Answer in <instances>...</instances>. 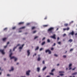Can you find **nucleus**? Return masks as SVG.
Returning <instances> with one entry per match:
<instances>
[{
    "label": "nucleus",
    "instance_id": "13",
    "mask_svg": "<svg viewBox=\"0 0 77 77\" xmlns=\"http://www.w3.org/2000/svg\"><path fill=\"white\" fill-rule=\"evenodd\" d=\"M9 44V42H8L7 43V45L6 46H5L4 47L5 48H6V47H7L8 46V45Z\"/></svg>",
    "mask_w": 77,
    "mask_h": 77
},
{
    "label": "nucleus",
    "instance_id": "64",
    "mask_svg": "<svg viewBox=\"0 0 77 77\" xmlns=\"http://www.w3.org/2000/svg\"><path fill=\"white\" fill-rule=\"evenodd\" d=\"M38 77H41V76H39Z\"/></svg>",
    "mask_w": 77,
    "mask_h": 77
},
{
    "label": "nucleus",
    "instance_id": "16",
    "mask_svg": "<svg viewBox=\"0 0 77 77\" xmlns=\"http://www.w3.org/2000/svg\"><path fill=\"white\" fill-rule=\"evenodd\" d=\"M41 59V58H40V57H39L38 59H37V60H38V61H39V60H40Z\"/></svg>",
    "mask_w": 77,
    "mask_h": 77
},
{
    "label": "nucleus",
    "instance_id": "2",
    "mask_svg": "<svg viewBox=\"0 0 77 77\" xmlns=\"http://www.w3.org/2000/svg\"><path fill=\"white\" fill-rule=\"evenodd\" d=\"M54 29V28L53 27H51L50 29H48V32L50 33H51L52 32V30Z\"/></svg>",
    "mask_w": 77,
    "mask_h": 77
},
{
    "label": "nucleus",
    "instance_id": "28",
    "mask_svg": "<svg viewBox=\"0 0 77 77\" xmlns=\"http://www.w3.org/2000/svg\"><path fill=\"white\" fill-rule=\"evenodd\" d=\"M64 26H68V24L67 23H65V24H64Z\"/></svg>",
    "mask_w": 77,
    "mask_h": 77
},
{
    "label": "nucleus",
    "instance_id": "1",
    "mask_svg": "<svg viewBox=\"0 0 77 77\" xmlns=\"http://www.w3.org/2000/svg\"><path fill=\"white\" fill-rule=\"evenodd\" d=\"M11 51H12V50L10 49L9 51L10 53V54H9V57L11 59H14V61H16L18 60V58L14 56L12 57V55L13 54L11 52Z\"/></svg>",
    "mask_w": 77,
    "mask_h": 77
},
{
    "label": "nucleus",
    "instance_id": "43",
    "mask_svg": "<svg viewBox=\"0 0 77 77\" xmlns=\"http://www.w3.org/2000/svg\"><path fill=\"white\" fill-rule=\"evenodd\" d=\"M66 30V29L64 28L63 29V30H64V31H65V30Z\"/></svg>",
    "mask_w": 77,
    "mask_h": 77
},
{
    "label": "nucleus",
    "instance_id": "55",
    "mask_svg": "<svg viewBox=\"0 0 77 77\" xmlns=\"http://www.w3.org/2000/svg\"><path fill=\"white\" fill-rule=\"evenodd\" d=\"M46 77H50V76L49 75H48V76H47Z\"/></svg>",
    "mask_w": 77,
    "mask_h": 77
},
{
    "label": "nucleus",
    "instance_id": "25",
    "mask_svg": "<svg viewBox=\"0 0 77 77\" xmlns=\"http://www.w3.org/2000/svg\"><path fill=\"white\" fill-rule=\"evenodd\" d=\"M47 42H50V40L49 39H48L47 40Z\"/></svg>",
    "mask_w": 77,
    "mask_h": 77
},
{
    "label": "nucleus",
    "instance_id": "60",
    "mask_svg": "<svg viewBox=\"0 0 77 77\" xmlns=\"http://www.w3.org/2000/svg\"><path fill=\"white\" fill-rule=\"evenodd\" d=\"M73 22H74L73 21H72L71 22V23H73Z\"/></svg>",
    "mask_w": 77,
    "mask_h": 77
},
{
    "label": "nucleus",
    "instance_id": "54",
    "mask_svg": "<svg viewBox=\"0 0 77 77\" xmlns=\"http://www.w3.org/2000/svg\"><path fill=\"white\" fill-rule=\"evenodd\" d=\"M57 66H59V64H58L57 65Z\"/></svg>",
    "mask_w": 77,
    "mask_h": 77
},
{
    "label": "nucleus",
    "instance_id": "4",
    "mask_svg": "<svg viewBox=\"0 0 77 77\" xmlns=\"http://www.w3.org/2000/svg\"><path fill=\"white\" fill-rule=\"evenodd\" d=\"M56 35L55 34H54L53 36H51V38H53L54 39H56Z\"/></svg>",
    "mask_w": 77,
    "mask_h": 77
},
{
    "label": "nucleus",
    "instance_id": "63",
    "mask_svg": "<svg viewBox=\"0 0 77 77\" xmlns=\"http://www.w3.org/2000/svg\"><path fill=\"white\" fill-rule=\"evenodd\" d=\"M4 60H6V58H4Z\"/></svg>",
    "mask_w": 77,
    "mask_h": 77
},
{
    "label": "nucleus",
    "instance_id": "51",
    "mask_svg": "<svg viewBox=\"0 0 77 77\" xmlns=\"http://www.w3.org/2000/svg\"><path fill=\"white\" fill-rule=\"evenodd\" d=\"M11 75H10L9 74H8L7 75V76H10Z\"/></svg>",
    "mask_w": 77,
    "mask_h": 77
},
{
    "label": "nucleus",
    "instance_id": "26",
    "mask_svg": "<svg viewBox=\"0 0 77 77\" xmlns=\"http://www.w3.org/2000/svg\"><path fill=\"white\" fill-rule=\"evenodd\" d=\"M44 48H41L40 49V51H42V50H43Z\"/></svg>",
    "mask_w": 77,
    "mask_h": 77
},
{
    "label": "nucleus",
    "instance_id": "41",
    "mask_svg": "<svg viewBox=\"0 0 77 77\" xmlns=\"http://www.w3.org/2000/svg\"><path fill=\"white\" fill-rule=\"evenodd\" d=\"M42 63L43 64H44L45 63V61H43Z\"/></svg>",
    "mask_w": 77,
    "mask_h": 77
},
{
    "label": "nucleus",
    "instance_id": "45",
    "mask_svg": "<svg viewBox=\"0 0 77 77\" xmlns=\"http://www.w3.org/2000/svg\"><path fill=\"white\" fill-rule=\"evenodd\" d=\"M72 50H73V49H70V51H72Z\"/></svg>",
    "mask_w": 77,
    "mask_h": 77
},
{
    "label": "nucleus",
    "instance_id": "56",
    "mask_svg": "<svg viewBox=\"0 0 77 77\" xmlns=\"http://www.w3.org/2000/svg\"><path fill=\"white\" fill-rule=\"evenodd\" d=\"M18 64H19V63H17V65H18Z\"/></svg>",
    "mask_w": 77,
    "mask_h": 77
},
{
    "label": "nucleus",
    "instance_id": "17",
    "mask_svg": "<svg viewBox=\"0 0 77 77\" xmlns=\"http://www.w3.org/2000/svg\"><path fill=\"white\" fill-rule=\"evenodd\" d=\"M47 68V67H45L43 68V71H44L45 69Z\"/></svg>",
    "mask_w": 77,
    "mask_h": 77
},
{
    "label": "nucleus",
    "instance_id": "40",
    "mask_svg": "<svg viewBox=\"0 0 77 77\" xmlns=\"http://www.w3.org/2000/svg\"><path fill=\"white\" fill-rule=\"evenodd\" d=\"M54 49V48H52L51 49V50H53Z\"/></svg>",
    "mask_w": 77,
    "mask_h": 77
},
{
    "label": "nucleus",
    "instance_id": "15",
    "mask_svg": "<svg viewBox=\"0 0 77 77\" xmlns=\"http://www.w3.org/2000/svg\"><path fill=\"white\" fill-rule=\"evenodd\" d=\"M37 71H38V72H39V71L40 70V68L38 67L37 68Z\"/></svg>",
    "mask_w": 77,
    "mask_h": 77
},
{
    "label": "nucleus",
    "instance_id": "23",
    "mask_svg": "<svg viewBox=\"0 0 77 77\" xmlns=\"http://www.w3.org/2000/svg\"><path fill=\"white\" fill-rule=\"evenodd\" d=\"M49 54H51V51H50V50H49Z\"/></svg>",
    "mask_w": 77,
    "mask_h": 77
},
{
    "label": "nucleus",
    "instance_id": "39",
    "mask_svg": "<svg viewBox=\"0 0 77 77\" xmlns=\"http://www.w3.org/2000/svg\"><path fill=\"white\" fill-rule=\"evenodd\" d=\"M63 57H64L65 58V57H66V55H64L63 56Z\"/></svg>",
    "mask_w": 77,
    "mask_h": 77
},
{
    "label": "nucleus",
    "instance_id": "14",
    "mask_svg": "<svg viewBox=\"0 0 77 77\" xmlns=\"http://www.w3.org/2000/svg\"><path fill=\"white\" fill-rule=\"evenodd\" d=\"M45 42H43L42 44V45H44L45 44Z\"/></svg>",
    "mask_w": 77,
    "mask_h": 77
},
{
    "label": "nucleus",
    "instance_id": "36",
    "mask_svg": "<svg viewBox=\"0 0 77 77\" xmlns=\"http://www.w3.org/2000/svg\"><path fill=\"white\" fill-rule=\"evenodd\" d=\"M58 44H61V42H58Z\"/></svg>",
    "mask_w": 77,
    "mask_h": 77
},
{
    "label": "nucleus",
    "instance_id": "9",
    "mask_svg": "<svg viewBox=\"0 0 77 77\" xmlns=\"http://www.w3.org/2000/svg\"><path fill=\"white\" fill-rule=\"evenodd\" d=\"M19 45H20V44H18L17 46H16L14 48H13V51H14L15 49Z\"/></svg>",
    "mask_w": 77,
    "mask_h": 77
},
{
    "label": "nucleus",
    "instance_id": "30",
    "mask_svg": "<svg viewBox=\"0 0 77 77\" xmlns=\"http://www.w3.org/2000/svg\"><path fill=\"white\" fill-rule=\"evenodd\" d=\"M60 75L61 76H62V75H63V74H60Z\"/></svg>",
    "mask_w": 77,
    "mask_h": 77
},
{
    "label": "nucleus",
    "instance_id": "10",
    "mask_svg": "<svg viewBox=\"0 0 77 77\" xmlns=\"http://www.w3.org/2000/svg\"><path fill=\"white\" fill-rule=\"evenodd\" d=\"M24 44H23L22 45V47H20L19 48V49H20V50H21V49H22V48H23V46H24Z\"/></svg>",
    "mask_w": 77,
    "mask_h": 77
},
{
    "label": "nucleus",
    "instance_id": "49",
    "mask_svg": "<svg viewBox=\"0 0 77 77\" xmlns=\"http://www.w3.org/2000/svg\"><path fill=\"white\" fill-rule=\"evenodd\" d=\"M75 69V67L74 68H73L72 69V70H74V69Z\"/></svg>",
    "mask_w": 77,
    "mask_h": 77
},
{
    "label": "nucleus",
    "instance_id": "34",
    "mask_svg": "<svg viewBox=\"0 0 77 77\" xmlns=\"http://www.w3.org/2000/svg\"><path fill=\"white\" fill-rule=\"evenodd\" d=\"M63 73V72H62V71H60L59 72V73Z\"/></svg>",
    "mask_w": 77,
    "mask_h": 77
},
{
    "label": "nucleus",
    "instance_id": "18",
    "mask_svg": "<svg viewBox=\"0 0 77 77\" xmlns=\"http://www.w3.org/2000/svg\"><path fill=\"white\" fill-rule=\"evenodd\" d=\"M38 49H39V47L37 46V47L35 49V51H36V50H38Z\"/></svg>",
    "mask_w": 77,
    "mask_h": 77
},
{
    "label": "nucleus",
    "instance_id": "59",
    "mask_svg": "<svg viewBox=\"0 0 77 77\" xmlns=\"http://www.w3.org/2000/svg\"><path fill=\"white\" fill-rule=\"evenodd\" d=\"M1 74H2V72H0V75H1Z\"/></svg>",
    "mask_w": 77,
    "mask_h": 77
},
{
    "label": "nucleus",
    "instance_id": "27",
    "mask_svg": "<svg viewBox=\"0 0 77 77\" xmlns=\"http://www.w3.org/2000/svg\"><path fill=\"white\" fill-rule=\"evenodd\" d=\"M55 70V69H53L51 70V72H53V71H54Z\"/></svg>",
    "mask_w": 77,
    "mask_h": 77
},
{
    "label": "nucleus",
    "instance_id": "3",
    "mask_svg": "<svg viewBox=\"0 0 77 77\" xmlns=\"http://www.w3.org/2000/svg\"><path fill=\"white\" fill-rule=\"evenodd\" d=\"M0 52L2 53V54H5V52H4V50H0Z\"/></svg>",
    "mask_w": 77,
    "mask_h": 77
},
{
    "label": "nucleus",
    "instance_id": "31",
    "mask_svg": "<svg viewBox=\"0 0 77 77\" xmlns=\"http://www.w3.org/2000/svg\"><path fill=\"white\" fill-rule=\"evenodd\" d=\"M44 27H47L48 26V25H43Z\"/></svg>",
    "mask_w": 77,
    "mask_h": 77
},
{
    "label": "nucleus",
    "instance_id": "33",
    "mask_svg": "<svg viewBox=\"0 0 77 77\" xmlns=\"http://www.w3.org/2000/svg\"><path fill=\"white\" fill-rule=\"evenodd\" d=\"M54 56H56V57H57V56H58L56 54H54Z\"/></svg>",
    "mask_w": 77,
    "mask_h": 77
},
{
    "label": "nucleus",
    "instance_id": "20",
    "mask_svg": "<svg viewBox=\"0 0 77 77\" xmlns=\"http://www.w3.org/2000/svg\"><path fill=\"white\" fill-rule=\"evenodd\" d=\"M69 42H71L72 41V40L70 39L69 41Z\"/></svg>",
    "mask_w": 77,
    "mask_h": 77
},
{
    "label": "nucleus",
    "instance_id": "29",
    "mask_svg": "<svg viewBox=\"0 0 77 77\" xmlns=\"http://www.w3.org/2000/svg\"><path fill=\"white\" fill-rule=\"evenodd\" d=\"M50 74H51V75H54V74H53V73L52 72L50 73Z\"/></svg>",
    "mask_w": 77,
    "mask_h": 77
},
{
    "label": "nucleus",
    "instance_id": "47",
    "mask_svg": "<svg viewBox=\"0 0 77 77\" xmlns=\"http://www.w3.org/2000/svg\"><path fill=\"white\" fill-rule=\"evenodd\" d=\"M45 39V37H44V38L42 39V40L43 41V40H44V39Z\"/></svg>",
    "mask_w": 77,
    "mask_h": 77
},
{
    "label": "nucleus",
    "instance_id": "6",
    "mask_svg": "<svg viewBox=\"0 0 77 77\" xmlns=\"http://www.w3.org/2000/svg\"><path fill=\"white\" fill-rule=\"evenodd\" d=\"M27 56H29V55H30V52L29 50H28L27 51Z\"/></svg>",
    "mask_w": 77,
    "mask_h": 77
},
{
    "label": "nucleus",
    "instance_id": "52",
    "mask_svg": "<svg viewBox=\"0 0 77 77\" xmlns=\"http://www.w3.org/2000/svg\"><path fill=\"white\" fill-rule=\"evenodd\" d=\"M57 40H59V37H58L57 38Z\"/></svg>",
    "mask_w": 77,
    "mask_h": 77
},
{
    "label": "nucleus",
    "instance_id": "46",
    "mask_svg": "<svg viewBox=\"0 0 77 77\" xmlns=\"http://www.w3.org/2000/svg\"><path fill=\"white\" fill-rule=\"evenodd\" d=\"M30 23H28L27 24V26H29V25L30 24Z\"/></svg>",
    "mask_w": 77,
    "mask_h": 77
},
{
    "label": "nucleus",
    "instance_id": "22",
    "mask_svg": "<svg viewBox=\"0 0 77 77\" xmlns=\"http://www.w3.org/2000/svg\"><path fill=\"white\" fill-rule=\"evenodd\" d=\"M49 50H48V49L46 50V51H45L46 53H47V52H48L49 51Z\"/></svg>",
    "mask_w": 77,
    "mask_h": 77
},
{
    "label": "nucleus",
    "instance_id": "12",
    "mask_svg": "<svg viewBox=\"0 0 77 77\" xmlns=\"http://www.w3.org/2000/svg\"><path fill=\"white\" fill-rule=\"evenodd\" d=\"M77 74V72H75V73H74L72 74V75H76Z\"/></svg>",
    "mask_w": 77,
    "mask_h": 77
},
{
    "label": "nucleus",
    "instance_id": "62",
    "mask_svg": "<svg viewBox=\"0 0 77 77\" xmlns=\"http://www.w3.org/2000/svg\"><path fill=\"white\" fill-rule=\"evenodd\" d=\"M20 77H26L25 76H21Z\"/></svg>",
    "mask_w": 77,
    "mask_h": 77
},
{
    "label": "nucleus",
    "instance_id": "35",
    "mask_svg": "<svg viewBox=\"0 0 77 77\" xmlns=\"http://www.w3.org/2000/svg\"><path fill=\"white\" fill-rule=\"evenodd\" d=\"M24 28H25V27H22L20 28V29H24Z\"/></svg>",
    "mask_w": 77,
    "mask_h": 77
},
{
    "label": "nucleus",
    "instance_id": "58",
    "mask_svg": "<svg viewBox=\"0 0 77 77\" xmlns=\"http://www.w3.org/2000/svg\"><path fill=\"white\" fill-rule=\"evenodd\" d=\"M75 35H77V33L75 34Z\"/></svg>",
    "mask_w": 77,
    "mask_h": 77
},
{
    "label": "nucleus",
    "instance_id": "50",
    "mask_svg": "<svg viewBox=\"0 0 77 77\" xmlns=\"http://www.w3.org/2000/svg\"><path fill=\"white\" fill-rule=\"evenodd\" d=\"M66 36V34H64L63 36Z\"/></svg>",
    "mask_w": 77,
    "mask_h": 77
},
{
    "label": "nucleus",
    "instance_id": "42",
    "mask_svg": "<svg viewBox=\"0 0 77 77\" xmlns=\"http://www.w3.org/2000/svg\"><path fill=\"white\" fill-rule=\"evenodd\" d=\"M36 31H34L33 32V33H36Z\"/></svg>",
    "mask_w": 77,
    "mask_h": 77
},
{
    "label": "nucleus",
    "instance_id": "48",
    "mask_svg": "<svg viewBox=\"0 0 77 77\" xmlns=\"http://www.w3.org/2000/svg\"><path fill=\"white\" fill-rule=\"evenodd\" d=\"M56 45V43H54V44L53 45V46H54V45Z\"/></svg>",
    "mask_w": 77,
    "mask_h": 77
},
{
    "label": "nucleus",
    "instance_id": "37",
    "mask_svg": "<svg viewBox=\"0 0 77 77\" xmlns=\"http://www.w3.org/2000/svg\"><path fill=\"white\" fill-rule=\"evenodd\" d=\"M69 28H67L66 29V30H69Z\"/></svg>",
    "mask_w": 77,
    "mask_h": 77
},
{
    "label": "nucleus",
    "instance_id": "44",
    "mask_svg": "<svg viewBox=\"0 0 77 77\" xmlns=\"http://www.w3.org/2000/svg\"><path fill=\"white\" fill-rule=\"evenodd\" d=\"M7 29V28H5L4 29V30H6Z\"/></svg>",
    "mask_w": 77,
    "mask_h": 77
},
{
    "label": "nucleus",
    "instance_id": "57",
    "mask_svg": "<svg viewBox=\"0 0 77 77\" xmlns=\"http://www.w3.org/2000/svg\"><path fill=\"white\" fill-rule=\"evenodd\" d=\"M46 19H47V17L45 18V20H46Z\"/></svg>",
    "mask_w": 77,
    "mask_h": 77
},
{
    "label": "nucleus",
    "instance_id": "32",
    "mask_svg": "<svg viewBox=\"0 0 77 77\" xmlns=\"http://www.w3.org/2000/svg\"><path fill=\"white\" fill-rule=\"evenodd\" d=\"M38 36H35L34 38V39H36V38H38Z\"/></svg>",
    "mask_w": 77,
    "mask_h": 77
},
{
    "label": "nucleus",
    "instance_id": "38",
    "mask_svg": "<svg viewBox=\"0 0 77 77\" xmlns=\"http://www.w3.org/2000/svg\"><path fill=\"white\" fill-rule=\"evenodd\" d=\"M15 28H16V27H13L12 29H15Z\"/></svg>",
    "mask_w": 77,
    "mask_h": 77
},
{
    "label": "nucleus",
    "instance_id": "11",
    "mask_svg": "<svg viewBox=\"0 0 77 77\" xmlns=\"http://www.w3.org/2000/svg\"><path fill=\"white\" fill-rule=\"evenodd\" d=\"M14 68L13 67H12L11 69V70H9V71H14Z\"/></svg>",
    "mask_w": 77,
    "mask_h": 77
},
{
    "label": "nucleus",
    "instance_id": "21",
    "mask_svg": "<svg viewBox=\"0 0 77 77\" xmlns=\"http://www.w3.org/2000/svg\"><path fill=\"white\" fill-rule=\"evenodd\" d=\"M24 23V22H20L19 23V24H22Z\"/></svg>",
    "mask_w": 77,
    "mask_h": 77
},
{
    "label": "nucleus",
    "instance_id": "24",
    "mask_svg": "<svg viewBox=\"0 0 77 77\" xmlns=\"http://www.w3.org/2000/svg\"><path fill=\"white\" fill-rule=\"evenodd\" d=\"M36 29V27H33L32 28V29L33 30V29Z\"/></svg>",
    "mask_w": 77,
    "mask_h": 77
},
{
    "label": "nucleus",
    "instance_id": "53",
    "mask_svg": "<svg viewBox=\"0 0 77 77\" xmlns=\"http://www.w3.org/2000/svg\"><path fill=\"white\" fill-rule=\"evenodd\" d=\"M36 54H35L34 55H33V56H36Z\"/></svg>",
    "mask_w": 77,
    "mask_h": 77
},
{
    "label": "nucleus",
    "instance_id": "8",
    "mask_svg": "<svg viewBox=\"0 0 77 77\" xmlns=\"http://www.w3.org/2000/svg\"><path fill=\"white\" fill-rule=\"evenodd\" d=\"M74 33V31H72V32L70 33H69V35H73Z\"/></svg>",
    "mask_w": 77,
    "mask_h": 77
},
{
    "label": "nucleus",
    "instance_id": "19",
    "mask_svg": "<svg viewBox=\"0 0 77 77\" xmlns=\"http://www.w3.org/2000/svg\"><path fill=\"white\" fill-rule=\"evenodd\" d=\"M6 39V38H4L3 39V41H5Z\"/></svg>",
    "mask_w": 77,
    "mask_h": 77
},
{
    "label": "nucleus",
    "instance_id": "5",
    "mask_svg": "<svg viewBox=\"0 0 77 77\" xmlns=\"http://www.w3.org/2000/svg\"><path fill=\"white\" fill-rule=\"evenodd\" d=\"M30 70L27 71L26 72V75H29V73H30Z\"/></svg>",
    "mask_w": 77,
    "mask_h": 77
},
{
    "label": "nucleus",
    "instance_id": "61",
    "mask_svg": "<svg viewBox=\"0 0 77 77\" xmlns=\"http://www.w3.org/2000/svg\"><path fill=\"white\" fill-rule=\"evenodd\" d=\"M58 29H59V28H57V30Z\"/></svg>",
    "mask_w": 77,
    "mask_h": 77
},
{
    "label": "nucleus",
    "instance_id": "7",
    "mask_svg": "<svg viewBox=\"0 0 77 77\" xmlns=\"http://www.w3.org/2000/svg\"><path fill=\"white\" fill-rule=\"evenodd\" d=\"M72 66V64L70 63L69 65V70L71 69H72V68L71 67Z\"/></svg>",
    "mask_w": 77,
    "mask_h": 77
}]
</instances>
